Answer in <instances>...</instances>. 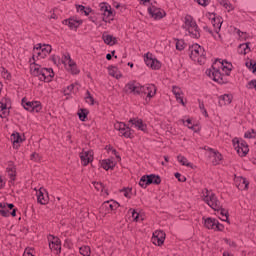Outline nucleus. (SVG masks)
Here are the masks:
<instances>
[{"label": "nucleus", "instance_id": "51", "mask_svg": "<svg viewBox=\"0 0 256 256\" xmlns=\"http://www.w3.org/2000/svg\"><path fill=\"white\" fill-rule=\"evenodd\" d=\"M23 256H35V255H33V249L32 248L26 249L24 251Z\"/></svg>", "mask_w": 256, "mask_h": 256}, {"label": "nucleus", "instance_id": "49", "mask_svg": "<svg viewBox=\"0 0 256 256\" xmlns=\"http://www.w3.org/2000/svg\"><path fill=\"white\" fill-rule=\"evenodd\" d=\"M176 179H178V181H180L181 183L186 181L185 176L181 175L180 173H176L175 174Z\"/></svg>", "mask_w": 256, "mask_h": 256}, {"label": "nucleus", "instance_id": "31", "mask_svg": "<svg viewBox=\"0 0 256 256\" xmlns=\"http://www.w3.org/2000/svg\"><path fill=\"white\" fill-rule=\"evenodd\" d=\"M172 92L176 97V101L185 107V101L183 100V92L181 91V88L173 87Z\"/></svg>", "mask_w": 256, "mask_h": 256}, {"label": "nucleus", "instance_id": "3", "mask_svg": "<svg viewBox=\"0 0 256 256\" xmlns=\"http://www.w3.org/2000/svg\"><path fill=\"white\" fill-rule=\"evenodd\" d=\"M30 73L45 83L53 81V77H55V72L51 68H43L33 60H30Z\"/></svg>", "mask_w": 256, "mask_h": 256}, {"label": "nucleus", "instance_id": "64", "mask_svg": "<svg viewBox=\"0 0 256 256\" xmlns=\"http://www.w3.org/2000/svg\"><path fill=\"white\" fill-rule=\"evenodd\" d=\"M164 159L166 162L169 161V157H167V156H165Z\"/></svg>", "mask_w": 256, "mask_h": 256}, {"label": "nucleus", "instance_id": "25", "mask_svg": "<svg viewBox=\"0 0 256 256\" xmlns=\"http://www.w3.org/2000/svg\"><path fill=\"white\" fill-rule=\"evenodd\" d=\"M6 171L11 181H15V177L17 175V168L15 167V163L13 161H8L6 163Z\"/></svg>", "mask_w": 256, "mask_h": 256}, {"label": "nucleus", "instance_id": "4", "mask_svg": "<svg viewBox=\"0 0 256 256\" xmlns=\"http://www.w3.org/2000/svg\"><path fill=\"white\" fill-rule=\"evenodd\" d=\"M126 91L128 93H134L136 95L144 93V95H147V97L151 99V97H155V93H157V88L153 84L142 86L141 84L134 82L126 86Z\"/></svg>", "mask_w": 256, "mask_h": 256}, {"label": "nucleus", "instance_id": "7", "mask_svg": "<svg viewBox=\"0 0 256 256\" xmlns=\"http://www.w3.org/2000/svg\"><path fill=\"white\" fill-rule=\"evenodd\" d=\"M189 51L192 61H195L200 65H202V63H205V49L201 47V45L193 44L192 46H190Z\"/></svg>", "mask_w": 256, "mask_h": 256}, {"label": "nucleus", "instance_id": "1", "mask_svg": "<svg viewBox=\"0 0 256 256\" xmlns=\"http://www.w3.org/2000/svg\"><path fill=\"white\" fill-rule=\"evenodd\" d=\"M233 70V64L227 62V60H216L212 67L206 70V75L216 81V83H225L223 77L229 75Z\"/></svg>", "mask_w": 256, "mask_h": 256}, {"label": "nucleus", "instance_id": "2", "mask_svg": "<svg viewBox=\"0 0 256 256\" xmlns=\"http://www.w3.org/2000/svg\"><path fill=\"white\" fill-rule=\"evenodd\" d=\"M131 127H134V129L142 131L143 133H147V123H145L140 118L130 119L128 126L123 122H116L114 124V129H116V131H119L120 135L127 138L133 137V134L135 133V131L131 129Z\"/></svg>", "mask_w": 256, "mask_h": 256}, {"label": "nucleus", "instance_id": "43", "mask_svg": "<svg viewBox=\"0 0 256 256\" xmlns=\"http://www.w3.org/2000/svg\"><path fill=\"white\" fill-rule=\"evenodd\" d=\"M246 67H248V69H250V71H252V73L256 75V62H253V61L246 62Z\"/></svg>", "mask_w": 256, "mask_h": 256}, {"label": "nucleus", "instance_id": "18", "mask_svg": "<svg viewBox=\"0 0 256 256\" xmlns=\"http://www.w3.org/2000/svg\"><path fill=\"white\" fill-rule=\"evenodd\" d=\"M205 150H206V156L209 157V159L213 163V165H219V163H221L223 156H221V154H219V152H217L209 147H205Z\"/></svg>", "mask_w": 256, "mask_h": 256}, {"label": "nucleus", "instance_id": "60", "mask_svg": "<svg viewBox=\"0 0 256 256\" xmlns=\"http://www.w3.org/2000/svg\"><path fill=\"white\" fill-rule=\"evenodd\" d=\"M140 3H142L143 5H145V3H149L151 0H139Z\"/></svg>", "mask_w": 256, "mask_h": 256}, {"label": "nucleus", "instance_id": "30", "mask_svg": "<svg viewBox=\"0 0 256 256\" xmlns=\"http://www.w3.org/2000/svg\"><path fill=\"white\" fill-rule=\"evenodd\" d=\"M235 184L236 187L240 189V191H243L244 189H247V187H249V182L243 177H236Z\"/></svg>", "mask_w": 256, "mask_h": 256}, {"label": "nucleus", "instance_id": "26", "mask_svg": "<svg viewBox=\"0 0 256 256\" xmlns=\"http://www.w3.org/2000/svg\"><path fill=\"white\" fill-rule=\"evenodd\" d=\"M207 17H208V19H210V21L215 29V32L219 33V31H221V20L219 18H216L214 13H208Z\"/></svg>", "mask_w": 256, "mask_h": 256}, {"label": "nucleus", "instance_id": "10", "mask_svg": "<svg viewBox=\"0 0 256 256\" xmlns=\"http://www.w3.org/2000/svg\"><path fill=\"white\" fill-rule=\"evenodd\" d=\"M99 11L100 15L102 16V21H113V17H115V12L113 11V8H111V5H109L107 2H102L99 4Z\"/></svg>", "mask_w": 256, "mask_h": 256}, {"label": "nucleus", "instance_id": "53", "mask_svg": "<svg viewBox=\"0 0 256 256\" xmlns=\"http://www.w3.org/2000/svg\"><path fill=\"white\" fill-rule=\"evenodd\" d=\"M123 195L124 197H127V198L131 197V189L123 190Z\"/></svg>", "mask_w": 256, "mask_h": 256}, {"label": "nucleus", "instance_id": "57", "mask_svg": "<svg viewBox=\"0 0 256 256\" xmlns=\"http://www.w3.org/2000/svg\"><path fill=\"white\" fill-rule=\"evenodd\" d=\"M113 55H115V51H113L112 54H107V55H106V59H107L108 61H111Z\"/></svg>", "mask_w": 256, "mask_h": 256}, {"label": "nucleus", "instance_id": "35", "mask_svg": "<svg viewBox=\"0 0 256 256\" xmlns=\"http://www.w3.org/2000/svg\"><path fill=\"white\" fill-rule=\"evenodd\" d=\"M251 51V48L249 47V43L240 44L238 47V53L240 55H247Z\"/></svg>", "mask_w": 256, "mask_h": 256}, {"label": "nucleus", "instance_id": "29", "mask_svg": "<svg viewBox=\"0 0 256 256\" xmlns=\"http://www.w3.org/2000/svg\"><path fill=\"white\" fill-rule=\"evenodd\" d=\"M13 207H15L13 204L0 202V215H2V217H9V211H11Z\"/></svg>", "mask_w": 256, "mask_h": 256}, {"label": "nucleus", "instance_id": "63", "mask_svg": "<svg viewBox=\"0 0 256 256\" xmlns=\"http://www.w3.org/2000/svg\"><path fill=\"white\" fill-rule=\"evenodd\" d=\"M89 19H90V21H92V23H95V18L90 17Z\"/></svg>", "mask_w": 256, "mask_h": 256}, {"label": "nucleus", "instance_id": "37", "mask_svg": "<svg viewBox=\"0 0 256 256\" xmlns=\"http://www.w3.org/2000/svg\"><path fill=\"white\" fill-rule=\"evenodd\" d=\"M219 3L222 7H224V9H226V11H228V13L235 9L229 0H220Z\"/></svg>", "mask_w": 256, "mask_h": 256}, {"label": "nucleus", "instance_id": "45", "mask_svg": "<svg viewBox=\"0 0 256 256\" xmlns=\"http://www.w3.org/2000/svg\"><path fill=\"white\" fill-rule=\"evenodd\" d=\"M175 46L178 51H183L185 49V42L183 40H176Z\"/></svg>", "mask_w": 256, "mask_h": 256}, {"label": "nucleus", "instance_id": "52", "mask_svg": "<svg viewBox=\"0 0 256 256\" xmlns=\"http://www.w3.org/2000/svg\"><path fill=\"white\" fill-rule=\"evenodd\" d=\"M31 160H32V161H40V160H41V157L39 156L38 153H33V154L31 155Z\"/></svg>", "mask_w": 256, "mask_h": 256}, {"label": "nucleus", "instance_id": "40", "mask_svg": "<svg viewBox=\"0 0 256 256\" xmlns=\"http://www.w3.org/2000/svg\"><path fill=\"white\" fill-rule=\"evenodd\" d=\"M129 213L131 214V217L133 221H143V217L137 213V211L130 209Z\"/></svg>", "mask_w": 256, "mask_h": 256}, {"label": "nucleus", "instance_id": "36", "mask_svg": "<svg viewBox=\"0 0 256 256\" xmlns=\"http://www.w3.org/2000/svg\"><path fill=\"white\" fill-rule=\"evenodd\" d=\"M108 73L111 75V77H115L116 79H120L121 77V72H119V69L115 66L109 67Z\"/></svg>", "mask_w": 256, "mask_h": 256}, {"label": "nucleus", "instance_id": "9", "mask_svg": "<svg viewBox=\"0 0 256 256\" xmlns=\"http://www.w3.org/2000/svg\"><path fill=\"white\" fill-rule=\"evenodd\" d=\"M51 53V45L48 44H37L34 46L33 49V57L32 61H35V59H45L47 55Z\"/></svg>", "mask_w": 256, "mask_h": 256}, {"label": "nucleus", "instance_id": "13", "mask_svg": "<svg viewBox=\"0 0 256 256\" xmlns=\"http://www.w3.org/2000/svg\"><path fill=\"white\" fill-rule=\"evenodd\" d=\"M22 107L30 113H40L41 112V102L39 101H27V99H22Z\"/></svg>", "mask_w": 256, "mask_h": 256}, {"label": "nucleus", "instance_id": "55", "mask_svg": "<svg viewBox=\"0 0 256 256\" xmlns=\"http://www.w3.org/2000/svg\"><path fill=\"white\" fill-rule=\"evenodd\" d=\"M77 11H78L79 13H84V11H85V6H81V5L77 6Z\"/></svg>", "mask_w": 256, "mask_h": 256}, {"label": "nucleus", "instance_id": "11", "mask_svg": "<svg viewBox=\"0 0 256 256\" xmlns=\"http://www.w3.org/2000/svg\"><path fill=\"white\" fill-rule=\"evenodd\" d=\"M232 143H233L234 149L237 151V153H238V155H240V157H245V155H247V153H249V144H247V142H245V140L239 139V138H234L232 140Z\"/></svg>", "mask_w": 256, "mask_h": 256}, {"label": "nucleus", "instance_id": "62", "mask_svg": "<svg viewBox=\"0 0 256 256\" xmlns=\"http://www.w3.org/2000/svg\"><path fill=\"white\" fill-rule=\"evenodd\" d=\"M114 7H115L116 9H119V7H121V5H120V4H114Z\"/></svg>", "mask_w": 256, "mask_h": 256}, {"label": "nucleus", "instance_id": "19", "mask_svg": "<svg viewBox=\"0 0 256 256\" xmlns=\"http://www.w3.org/2000/svg\"><path fill=\"white\" fill-rule=\"evenodd\" d=\"M144 61L147 67H150V69H161V62L157 60V58H155L153 54H146V56L144 57Z\"/></svg>", "mask_w": 256, "mask_h": 256}, {"label": "nucleus", "instance_id": "21", "mask_svg": "<svg viewBox=\"0 0 256 256\" xmlns=\"http://www.w3.org/2000/svg\"><path fill=\"white\" fill-rule=\"evenodd\" d=\"M36 197L40 205H47L49 203V195L47 194V190L44 188H40L36 191Z\"/></svg>", "mask_w": 256, "mask_h": 256}, {"label": "nucleus", "instance_id": "48", "mask_svg": "<svg viewBox=\"0 0 256 256\" xmlns=\"http://www.w3.org/2000/svg\"><path fill=\"white\" fill-rule=\"evenodd\" d=\"M238 35L241 41H246V39L249 37V34L241 31L238 32Z\"/></svg>", "mask_w": 256, "mask_h": 256}, {"label": "nucleus", "instance_id": "8", "mask_svg": "<svg viewBox=\"0 0 256 256\" xmlns=\"http://www.w3.org/2000/svg\"><path fill=\"white\" fill-rule=\"evenodd\" d=\"M202 199L209 205V207H211V209H214V211H219V209H221V202H219L212 191L204 190L202 192Z\"/></svg>", "mask_w": 256, "mask_h": 256}, {"label": "nucleus", "instance_id": "14", "mask_svg": "<svg viewBox=\"0 0 256 256\" xmlns=\"http://www.w3.org/2000/svg\"><path fill=\"white\" fill-rule=\"evenodd\" d=\"M159 183H161V178L153 174L142 176L139 181L140 187H143L144 189L147 187V185H159Z\"/></svg>", "mask_w": 256, "mask_h": 256}, {"label": "nucleus", "instance_id": "41", "mask_svg": "<svg viewBox=\"0 0 256 256\" xmlns=\"http://www.w3.org/2000/svg\"><path fill=\"white\" fill-rule=\"evenodd\" d=\"M80 254L83 256H91V248H89V246L80 247Z\"/></svg>", "mask_w": 256, "mask_h": 256}, {"label": "nucleus", "instance_id": "32", "mask_svg": "<svg viewBox=\"0 0 256 256\" xmlns=\"http://www.w3.org/2000/svg\"><path fill=\"white\" fill-rule=\"evenodd\" d=\"M102 39L106 45L113 46L117 43V38L113 35L107 34V32H104L102 35Z\"/></svg>", "mask_w": 256, "mask_h": 256}, {"label": "nucleus", "instance_id": "47", "mask_svg": "<svg viewBox=\"0 0 256 256\" xmlns=\"http://www.w3.org/2000/svg\"><path fill=\"white\" fill-rule=\"evenodd\" d=\"M75 84H71L69 86H67V88L64 90V94L65 95H70V93H73V91H75Z\"/></svg>", "mask_w": 256, "mask_h": 256}, {"label": "nucleus", "instance_id": "28", "mask_svg": "<svg viewBox=\"0 0 256 256\" xmlns=\"http://www.w3.org/2000/svg\"><path fill=\"white\" fill-rule=\"evenodd\" d=\"M115 165H117V162H115L113 158H108L101 161V167L102 169H105V171L113 170Z\"/></svg>", "mask_w": 256, "mask_h": 256}, {"label": "nucleus", "instance_id": "58", "mask_svg": "<svg viewBox=\"0 0 256 256\" xmlns=\"http://www.w3.org/2000/svg\"><path fill=\"white\" fill-rule=\"evenodd\" d=\"M83 13L87 16V15H89V13H91V10L89 8H84Z\"/></svg>", "mask_w": 256, "mask_h": 256}, {"label": "nucleus", "instance_id": "38", "mask_svg": "<svg viewBox=\"0 0 256 256\" xmlns=\"http://www.w3.org/2000/svg\"><path fill=\"white\" fill-rule=\"evenodd\" d=\"M177 159L181 163V165H184L185 167H190L191 169H193V164L189 162V160H187L185 156L180 155L177 157Z\"/></svg>", "mask_w": 256, "mask_h": 256}, {"label": "nucleus", "instance_id": "22", "mask_svg": "<svg viewBox=\"0 0 256 256\" xmlns=\"http://www.w3.org/2000/svg\"><path fill=\"white\" fill-rule=\"evenodd\" d=\"M80 159L84 166L89 165V163H93V150L82 151V153H80Z\"/></svg>", "mask_w": 256, "mask_h": 256}, {"label": "nucleus", "instance_id": "44", "mask_svg": "<svg viewBox=\"0 0 256 256\" xmlns=\"http://www.w3.org/2000/svg\"><path fill=\"white\" fill-rule=\"evenodd\" d=\"M245 139H256V132L255 130H248L245 134H244Z\"/></svg>", "mask_w": 256, "mask_h": 256}, {"label": "nucleus", "instance_id": "23", "mask_svg": "<svg viewBox=\"0 0 256 256\" xmlns=\"http://www.w3.org/2000/svg\"><path fill=\"white\" fill-rule=\"evenodd\" d=\"M152 243L154 245H159V246H161L163 243H165V232H163L161 230L155 231L153 233Z\"/></svg>", "mask_w": 256, "mask_h": 256}, {"label": "nucleus", "instance_id": "17", "mask_svg": "<svg viewBox=\"0 0 256 256\" xmlns=\"http://www.w3.org/2000/svg\"><path fill=\"white\" fill-rule=\"evenodd\" d=\"M204 227L206 229H213L214 231H223V224L219 223V220L215 218H203Z\"/></svg>", "mask_w": 256, "mask_h": 256}, {"label": "nucleus", "instance_id": "33", "mask_svg": "<svg viewBox=\"0 0 256 256\" xmlns=\"http://www.w3.org/2000/svg\"><path fill=\"white\" fill-rule=\"evenodd\" d=\"M93 187H95L96 191H101L103 197H107V195H109V192H107V188L103 183L93 182Z\"/></svg>", "mask_w": 256, "mask_h": 256}, {"label": "nucleus", "instance_id": "24", "mask_svg": "<svg viewBox=\"0 0 256 256\" xmlns=\"http://www.w3.org/2000/svg\"><path fill=\"white\" fill-rule=\"evenodd\" d=\"M82 23L83 20L79 19L78 17H71L63 21V24L68 25L70 29H77Z\"/></svg>", "mask_w": 256, "mask_h": 256}, {"label": "nucleus", "instance_id": "39", "mask_svg": "<svg viewBox=\"0 0 256 256\" xmlns=\"http://www.w3.org/2000/svg\"><path fill=\"white\" fill-rule=\"evenodd\" d=\"M183 123L186 127H188V129H192V131H194L195 133H197V131H199V126L193 125V122H191V119H187V120L183 121Z\"/></svg>", "mask_w": 256, "mask_h": 256}, {"label": "nucleus", "instance_id": "59", "mask_svg": "<svg viewBox=\"0 0 256 256\" xmlns=\"http://www.w3.org/2000/svg\"><path fill=\"white\" fill-rule=\"evenodd\" d=\"M221 221H227L228 217L225 214H222V217L220 218Z\"/></svg>", "mask_w": 256, "mask_h": 256}, {"label": "nucleus", "instance_id": "16", "mask_svg": "<svg viewBox=\"0 0 256 256\" xmlns=\"http://www.w3.org/2000/svg\"><path fill=\"white\" fill-rule=\"evenodd\" d=\"M10 111H11V99L2 98L0 100V117L2 119H7V117H9Z\"/></svg>", "mask_w": 256, "mask_h": 256}, {"label": "nucleus", "instance_id": "34", "mask_svg": "<svg viewBox=\"0 0 256 256\" xmlns=\"http://www.w3.org/2000/svg\"><path fill=\"white\" fill-rule=\"evenodd\" d=\"M233 101V96L231 94H224L219 97V105H229Z\"/></svg>", "mask_w": 256, "mask_h": 256}, {"label": "nucleus", "instance_id": "46", "mask_svg": "<svg viewBox=\"0 0 256 256\" xmlns=\"http://www.w3.org/2000/svg\"><path fill=\"white\" fill-rule=\"evenodd\" d=\"M87 113H89V111H87V109H82L81 111H79L78 112L79 119L81 121H85V119H87Z\"/></svg>", "mask_w": 256, "mask_h": 256}, {"label": "nucleus", "instance_id": "12", "mask_svg": "<svg viewBox=\"0 0 256 256\" xmlns=\"http://www.w3.org/2000/svg\"><path fill=\"white\" fill-rule=\"evenodd\" d=\"M148 13L152 19H163L165 17L166 13L165 10L161 9L157 3H151L148 7Z\"/></svg>", "mask_w": 256, "mask_h": 256}, {"label": "nucleus", "instance_id": "5", "mask_svg": "<svg viewBox=\"0 0 256 256\" xmlns=\"http://www.w3.org/2000/svg\"><path fill=\"white\" fill-rule=\"evenodd\" d=\"M52 61L55 65H64L65 69H67V71H70V73H72L73 75H77V73H79V69H77V64L72 61L69 54H64L62 58H60L59 56H54L52 58Z\"/></svg>", "mask_w": 256, "mask_h": 256}, {"label": "nucleus", "instance_id": "27", "mask_svg": "<svg viewBox=\"0 0 256 256\" xmlns=\"http://www.w3.org/2000/svg\"><path fill=\"white\" fill-rule=\"evenodd\" d=\"M10 141H12L14 149H17L23 143L24 138L19 132H14L10 136Z\"/></svg>", "mask_w": 256, "mask_h": 256}, {"label": "nucleus", "instance_id": "15", "mask_svg": "<svg viewBox=\"0 0 256 256\" xmlns=\"http://www.w3.org/2000/svg\"><path fill=\"white\" fill-rule=\"evenodd\" d=\"M119 209V204L115 200H109L104 202L100 207V213L107 215L108 213H113Z\"/></svg>", "mask_w": 256, "mask_h": 256}, {"label": "nucleus", "instance_id": "54", "mask_svg": "<svg viewBox=\"0 0 256 256\" xmlns=\"http://www.w3.org/2000/svg\"><path fill=\"white\" fill-rule=\"evenodd\" d=\"M5 183V179L0 176V189H3V187H5Z\"/></svg>", "mask_w": 256, "mask_h": 256}, {"label": "nucleus", "instance_id": "6", "mask_svg": "<svg viewBox=\"0 0 256 256\" xmlns=\"http://www.w3.org/2000/svg\"><path fill=\"white\" fill-rule=\"evenodd\" d=\"M183 29H185V31H187V33L191 35L193 39H199V37H201L197 22H195V19H193L192 16L188 15L184 18Z\"/></svg>", "mask_w": 256, "mask_h": 256}, {"label": "nucleus", "instance_id": "50", "mask_svg": "<svg viewBox=\"0 0 256 256\" xmlns=\"http://www.w3.org/2000/svg\"><path fill=\"white\" fill-rule=\"evenodd\" d=\"M199 109L201 111L202 114L205 115V117H207V110H205V105L203 103H199Z\"/></svg>", "mask_w": 256, "mask_h": 256}, {"label": "nucleus", "instance_id": "56", "mask_svg": "<svg viewBox=\"0 0 256 256\" xmlns=\"http://www.w3.org/2000/svg\"><path fill=\"white\" fill-rule=\"evenodd\" d=\"M3 77H4V79H11V74H9V72L5 71L3 73Z\"/></svg>", "mask_w": 256, "mask_h": 256}, {"label": "nucleus", "instance_id": "42", "mask_svg": "<svg viewBox=\"0 0 256 256\" xmlns=\"http://www.w3.org/2000/svg\"><path fill=\"white\" fill-rule=\"evenodd\" d=\"M85 101L86 103H88V105H94L95 104V100L93 99V96H91V93H89V91L86 92L85 95Z\"/></svg>", "mask_w": 256, "mask_h": 256}, {"label": "nucleus", "instance_id": "20", "mask_svg": "<svg viewBox=\"0 0 256 256\" xmlns=\"http://www.w3.org/2000/svg\"><path fill=\"white\" fill-rule=\"evenodd\" d=\"M48 241L50 249L56 251V253H61V240H59V238L50 235L48 236Z\"/></svg>", "mask_w": 256, "mask_h": 256}, {"label": "nucleus", "instance_id": "61", "mask_svg": "<svg viewBox=\"0 0 256 256\" xmlns=\"http://www.w3.org/2000/svg\"><path fill=\"white\" fill-rule=\"evenodd\" d=\"M11 215H12V217H16L17 212H16V210H15V209H13V211L11 212Z\"/></svg>", "mask_w": 256, "mask_h": 256}]
</instances>
